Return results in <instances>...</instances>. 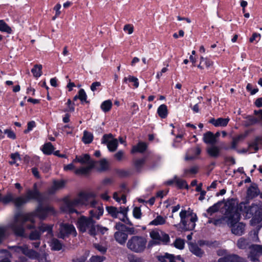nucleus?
Masks as SVG:
<instances>
[{
  "label": "nucleus",
  "mask_w": 262,
  "mask_h": 262,
  "mask_svg": "<svg viewBox=\"0 0 262 262\" xmlns=\"http://www.w3.org/2000/svg\"><path fill=\"white\" fill-rule=\"evenodd\" d=\"M176 183H177L178 186L180 188H185L188 189V186L186 183V182L184 180L179 179L175 177Z\"/></svg>",
  "instance_id": "46"
},
{
  "label": "nucleus",
  "mask_w": 262,
  "mask_h": 262,
  "mask_svg": "<svg viewBox=\"0 0 262 262\" xmlns=\"http://www.w3.org/2000/svg\"><path fill=\"white\" fill-rule=\"evenodd\" d=\"M133 214L135 217L140 219L141 216V212L140 208L135 207L133 210Z\"/></svg>",
  "instance_id": "58"
},
{
  "label": "nucleus",
  "mask_w": 262,
  "mask_h": 262,
  "mask_svg": "<svg viewBox=\"0 0 262 262\" xmlns=\"http://www.w3.org/2000/svg\"><path fill=\"white\" fill-rule=\"evenodd\" d=\"M236 245L239 249H245L248 246V243L245 238L241 237L237 241Z\"/></svg>",
  "instance_id": "40"
},
{
  "label": "nucleus",
  "mask_w": 262,
  "mask_h": 262,
  "mask_svg": "<svg viewBox=\"0 0 262 262\" xmlns=\"http://www.w3.org/2000/svg\"><path fill=\"white\" fill-rule=\"evenodd\" d=\"M93 139V135L88 131H84L82 141L85 144H89L91 143Z\"/></svg>",
  "instance_id": "37"
},
{
  "label": "nucleus",
  "mask_w": 262,
  "mask_h": 262,
  "mask_svg": "<svg viewBox=\"0 0 262 262\" xmlns=\"http://www.w3.org/2000/svg\"><path fill=\"white\" fill-rule=\"evenodd\" d=\"M249 257L252 261H256L257 257L262 255V245H251L249 246Z\"/></svg>",
  "instance_id": "13"
},
{
  "label": "nucleus",
  "mask_w": 262,
  "mask_h": 262,
  "mask_svg": "<svg viewBox=\"0 0 262 262\" xmlns=\"http://www.w3.org/2000/svg\"><path fill=\"white\" fill-rule=\"evenodd\" d=\"M261 38V35L257 33H253L252 34V36L249 39V41L250 42H253L254 41L256 40L257 42H258Z\"/></svg>",
  "instance_id": "54"
},
{
  "label": "nucleus",
  "mask_w": 262,
  "mask_h": 262,
  "mask_svg": "<svg viewBox=\"0 0 262 262\" xmlns=\"http://www.w3.org/2000/svg\"><path fill=\"white\" fill-rule=\"evenodd\" d=\"M0 31L8 33H11L12 32L11 28L3 20H0Z\"/></svg>",
  "instance_id": "43"
},
{
  "label": "nucleus",
  "mask_w": 262,
  "mask_h": 262,
  "mask_svg": "<svg viewBox=\"0 0 262 262\" xmlns=\"http://www.w3.org/2000/svg\"><path fill=\"white\" fill-rule=\"evenodd\" d=\"M145 163V159H138L135 161V166L137 170H140Z\"/></svg>",
  "instance_id": "53"
},
{
  "label": "nucleus",
  "mask_w": 262,
  "mask_h": 262,
  "mask_svg": "<svg viewBox=\"0 0 262 262\" xmlns=\"http://www.w3.org/2000/svg\"><path fill=\"white\" fill-rule=\"evenodd\" d=\"M222 203V202H219L214 204L213 206L210 207L207 210V213L204 214V215L206 217H209V216H211L213 213L217 212L221 207Z\"/></svg>",
  "instance_id": "22"
},
{
  "label": "nucleus",
  "mask_w": 262,
  "mask_h": 262,
  "mask_svg": "<svg viewBox=\"0 0 262 262\" xmlns=\"http://www.w3.org/2000/svg\"><path fill=\"white\" fill-rule=\"evenodd\" d=\"M124 156V152L122 150H119L115 154L114 157L117 160L121 161L123 159Z\"/></svg>",
  "instance_id": "57"
},
{
  "label": "nucleus",
  "mask_w": 262,
  "mask_h": 262,
  "mask_svg": "<svg viewBox=\"0 0 262 262\" xmlns=\"http://www.w3.org/2000/svg\"><path fill=\"white\" fill-rule=\"evenodd\" d=\"M28 202L31 200H36L39 204H41L43 201L42 194L38 190H32L28 189L25 194Z\"/></svg>",
  "instance_id": "14"
},
{
  "label": "nucleus",
  "mask_w": 262,
  "mask_h": 262,
  "mask_svg": "<svg viewBox=\"0 0 262 262\" xmlns=\"http://www.w3.org/2000/svg\"><path fill=\"white\" fill-rule=\"evenodd\" d=\"M66 184V181L64 180L54 181L53 185L48 189V193L50 194H53L57 191L64 188Z\"/></svg>",
  "instance_id": "16"
},
{
  "label": "nucleus",
  "mask_w": 262,
  "mask_h": 262,
  "mask_svg": "<svg viewBox=\"0 0 262 262\" xmlns=\"http://www.w3.org/2000/svg\"><path fill=\"white\" fill-rule=\"evenodd\" d=\"M59 226V237L63 238L70 234L76 236V231L73 225L62 223H60Z\"/></svg>",
  "instance_id": "11"
},
{
  "label": "nucleus",
  "mask_w": 262,
  "mask_h": 262,
  "mask_svg": "<svg viewBox=\"0 0 262 262\" xmlns=\"http://www.w3.org/2000/svg\"><path fill=\"white\" fill-rule=\"evenodd\" d=\"M104 259L103 256H92L89 262H102Z\"/></svg>",
  "instance_id": "55"
},
{
  "label": "nucleus",
  "mask_w": 262,
  "mask_h": 262,
  "mask_svg": "<svg viewBox=\"0 0 262 262\" xmlns=\"http://www.w3.org/2000/svg\"><path fill=\"white\" fill-rule=\"evenodd\" d=\"M80 163L82 164H86L88 165V163L90 161V157L88 154H84L82 156H80Z\"/></svg>",
  "instance_id": "50"
},
{
  "label": "nucleus",
  "mask_w": 262,
  "mask_h": 262,
  "mask_svg": "<svg viewBox=\"0 0 262 262\" xmlns=\"http://www.w3.org/2000/svg\"><path fill=\"white\" fill-rule=\"evenodd\" d=\"M4 133H5V134H7L8 137L10 138H11L13 139H14L16 138L15 134H14V133L13 131H12L10 129H5L4 130Z\"/></svg>",
  "instance_id": "62"
},
{
  "label": "nucleus",
  "mask_w": 262,
  "mask_h": 262,
  "mask_svg": "<svg viewBox=\"0 0 262 262\" xmlns=\"http://www.w3.org/2000/svg\"><path fill=\"white\" fill-rule=\"evenodd\" d=\"M149 234L152 240L149 242V246L161 244H167L170 241L169 235L161 230H153Z\"/></svg>",
  "instance_id": "7"
},
{
  "label": "nucleus",
  "mask_w": 262,
  "mask_h": 262,
  "mask_svg": "<svg viewBox=\"0 0 262 262\" xmlns=\"http://www.w3.org/2000/svg\"><path fill=\"white\" fill-rule=\"evenodd\" d=\"M95 162L94 161H90L88 163V165L86 167H82L75 170V173L77 174H85L89 172L90 170L94 167Z\"/></svg>",
  "instance_id": "18"
},
{
  "label": "nucleus",
  "mask_w": 262,
  "mask_h": 262,
  "mask_svg": "<svg viewBox=\"0 0 262 262\" xmlns=\"http://www.w3.org/2000/svg\"><path fill=\"white\" fill-rule=\"evenodd\" d=\"M259 193V190L258 188L257 185L255 184H252L247 190V195L251 198L257 196Z\"/></svg>",
  "instance_id": "24"
},
{
  "label": "nucleus",
  "mask_w": 262,
  "mask_h": 262,
  "mask_svg": "<svg viewBox=\"0 0 262 262\" xmlns=\"http://www.w3.org/2000/svg\"><path fill=\"white\" fill-rule=\"evenodd\" d=\"M134 30V27L132 24H126L123 27V31L126 32L128 34H132Z\"/></svg>",
  "instance_id": "49"
},
{
  "label": "nucleus",
  "mask_w": 262,
  "mask_h": 262,
  "mask_svg": "<svg viewBox=\"0 0 262 262\" xmlns=\"http://www.w3.org/2000/svg\"><path fill=\"white\" fill-rule=\"evenodd\" d=\"M94 245L95 248L97 250H98V251H99L100 252H101L102 253H105L106 251V249L104 247H103L99 244H95Z\"/></svg>",
  "instance_id": "64"
},
{
  "label": "nucleus",
  "mask_w": 262,
  "mask_h": 262,
  "mask_svg": "<svg viewBox=\"0 0 262 262\" xmlns=\"http://www.w3.org/2000/svg\"><path fill=\"white\" fill-rule=\"evenodd\" d=\"M229 262H247L245 258L235 254H228Z\"/></svg>",
  "instance_id": "34"
},
{
  "label": "nucleus",
  "mask_w": 262,
  "mask_h": 262,
  "mask_svg": "<svg viewBox=\"0 0 262 262\" xmlns=\"http://www.w3.org/2000/svg\"><path fill=\"white\" fill-rule=\"evenodd\" d=\"M100 170H105L108 168V164L105 159H102L99 162Z\"/></svg>",
  "instance_id": "52"
},
{
  "label": "nucleus",
  "mask_w": 262,
  "mask_h": 262,
  "mask_svg": "<svg viewBox=\"0 0 262 262\" xmlns=\"http://www.w3.org/2000/svg\"><path fill=\"white\" fill-rule=\"evenodd\" d=\"M166 217L161 215H158L153 221L150 222V225L158 226L164 225L166 223Z\"/></svg>",
  "instance_id": "30"
},
{
  "label": "nucleus",
  "mask_w": 262,
  "mask_h": 262,
  "mask_svg": "<svg viewBox=\"0 0 262 262\" xmlns=\"http://www.w3.org/2000/svg\"><path fill=\"white\" fill-rule=\"evenodd\" d=\"M88 254L85 253L83 255L80 256L79 257L76 256L74 257L72 259L73 262H85V260L87 258Z\"/></svg>",
  "instance_id": "51"
},
{
  "label": "nucleus",
  "mask_w": 262,
  "mask_h": 262,
  "mask_svg": "<svg viewBox=\"0 0 262 262\" xmlns=\"http://www.w3.org/2000/svg\"><path fill=\"white\" fill-rule=\"evenodd\" d=\"M51 246L52 247V249L56 251L61 250L62 246L59 241L56 238L52 239Z\"/></svg>",
  "instance_id": "39"
},
{
  "label": "nucleus",
  "mask_w": 262,
  "mask_h": 262,
  "mask_svg": "<svg viewBox=\"0 0 262 262\" xmlns=\"http://www.w3.org/2000/svg\"><path fill=\"white\" fill-rule=\"evenodd\" d=\"M147 148V144L144 142H139L136 146L133 147L132 152H143Z\"/></svg>",
  "instance_id": "29"
},
{
  "label": "nucleus",
  "mask_w": 262,
  "mask_h": 262,
  "mask_svg": "<svg viewBox=\"0 0 262 262\" xmlns=\"http://www.w3.org/2000/svg\"><path fill=\"white\" fill-rule=\"evenodd\" d=\"M42 66L41 64H35L31 70V72L35 78L40 77L42 74Z\"/></svg>",
  "instance_id": "35"
},
{
  "label": "nucleus",
  "mask_w": 262,
  "mask_h": 262,
  "mask_svg": "<svg viewBox=\"0 0 262 262\" xmlns=\"http://www.w3.org/2000/svg\"><path fill=\"white\" fill-rule=\"evenodd\" d=\"M231 206L236 209V212L242 214L245 217H252L250 221L252 225H255L262 221V209L257 205L250 206L245 203H241L238 205L235 206L231 203Z\"/></svg>",
  "instance_id": "3"
},
{
  "label": "nucleus",
  "mask_w": 262,
  "mask_h": 262,
  "mask_svg": "<svg viewBox=\"0 0 262 262\" xmlns=\"http://www.w3.org/2000/svg\"><path fill=\"white\" fill-rule=\"evenodd\" d=\"M240 219V214L235 212L231 220L232 223L229 224V226L231 228V232L233 234L240 236L244 234L245 228V225L238 222Z\"/></svg>",
  "instance_id": "9"
},
{
  "label": "nucleus",
  "mask_w": 262,
  "mask_h": 262,
  "mask_svg": "<svg viewBox=\"0 0 262 262\" xmlns=\"http://www.w3.org/2000/svg\"><path fill=\"white\" fill-rule=\"evenodd\" d=\"M103 212V208L101 206L95 207L90 211V217L93 219L96 218L99 219L100 216H101Z\"/></svg>",
  "instance_id": "23"
},
{
  "label": "nucleus",
  "mask_w": 262,
  "mask_h": 262,
  "mask_svg": "<svg viewBox=\"0 0 262 262\" xmlns=\"http://www.w3.org/2000/svg\"><path fill=\"white\" fill-rule=\"evenodd\" d=\"M174 246L179 249H183L184 247V242L183 239L177 238L174 243Z\"/></svg>",
  "instance_id": "48"
},
{
  "label": "nucleus",
  "mask_w": 262,
  "mask_h": 262,
  "mask_svg": "<svg viewBox=\"0 0 262 262\" xmlns=\"http://www.w3.org/2000/svg\"><path fill=\"white\" fill-rule=\"evenodd\" d=\"M230 119L228 118H219L217 119H215L214 118H212L209 120V123L213 124L215 127L222 126L225 127L226 126L229 121Z\"/></svg>",
  "instance_id": "17"
},
{
  "label": "nucleus",
  "mask_w": 262,
  "mask_h": 262,
  "mask_svg": "<svg viewBox=\"0 0 262 262\" xmlns=\"http://www.w3.org/2000/svg\"><path fill=\"white\" fill-rule=\"evenodd\" d=\"M96 194L92 192H79L74 198H70V196H66L63 199V204L61 206V209L64 211L73 213H78L76 207L79 206H90L95 207L97 204L95 200Z\"/></svg>",
  "instance_id": "1"
},
{
  "label": "nucleus",
  "mask_w": 262,
  "mask_h": 262,
  "mask_svg": "<svg viewBox=\"0 0 262 262\" xmlns=\"http://www.w3.org/2000/svg\"><path fill=\"white\" fill-rule=\"evenodd\" d=\"M115 227L118 231H125L126 229V226L120 222L116 223Z\"/></svg>",
  "instance_id": "56"
},
{
  "label": "nucleus",
  "mask_w": 262,
  "mask_h": 262,
  "mask_svg": "<svg viewBox=\"0 0 262 262\" xmlns=\"http://www.w3.org/2000/svg\"><path fill=\"white\" fill-rule=\"evenodd\" d=\"M28 202H29L25 195L18 196L15 198H14L13 203L17 207L22 206Z\"/></svg>",
  "instance_id": "27"
},
{
  "label": "nucleus",
  "mask_w": 262,
  "mask_h": 262,
  "mask_svg": "<svg viewBox=\"0 0 262 262\" xmlns=\"http://www.w3.org/2000/svg\"><path fill=\"white\" fill-rule=\"evenodd\" d=\"M38 229L39 230V231L40 232L41 234L45 232H47L48 235H50V236H52L53 234L52 225L41 224L39 226Z\"/></svg>",
  "instance_id": "28"
},
{
  "label": "nucleus",
  "mask_w": 262,
  "mask_h": 262,
  "mask_svg": "<svg viewBox=\"0 0 262 262\" xmlns=\"http://www.w3.org/2000/svg\"><path fill=\"white\" fill-rule=\"evenodd\" d=\"M108 229L106 227H101L99 225H96V234L98 232H100L102 234H104L107 231Z\"/></svg>",
  "instance_id": "59"
},
{
  "label": "nucleus",
  "mask_w": 262,
  "mask_h": 262,
  "mask_svg": "<svg viewBox=\"0 0 262 262\" xmlns=\"http://www.w3.org/2000/svg\"><path fill=\"white\" fill-rule=\"evenodd\" d=\"M40 232L37 230H34L30 233L29 238L30 240H38L40 239Z\"/></svg>",
  "instance_id": "44"
},
{
  "label": "nucleus",
  "mask_w": 262,
  "mask_h": 262,
  "mask_svg": "<svg viewBox=\"0 0 262 262\" xmlns=\"http://www.w3.org/2000/svg\"><path fill=\"white\" fill-rule=\"evenodd\" d=\"M102 144H107V147L111 151H114L118 146V140L113 138L112 134H105L102 139Z\"/></svg>",
  "instance_id": "12"
},
{
  "label": "nucleus",
  "mask_w": 262,
  "mask_h": 262,
  "mask_svg": "<svg viewBox=\"0 0 262 262\" xmlns=\"http://www.w3.org/2000/svg\"><path fill=\"white\" fill-rule=\"evenodd\" d=\"M212 64L213 61L207 58H205L203 56H201L200 57V64L198 66V68L202 70L204 69L205 67L209 68Z\"/></svg>",
  "instance_id": "25"
},
{
  "label": "nucleus",
  "mask_w": 262,
  "mask_h": 262,
  "mask_svg": "<svg viewBox=\"0 0 262 262\" xmlns=\"http://www.w3.org/2000/svg\"><path fill=\"white\" fill-rule=\"evenodd\" d=\"M28 221L30 222L32 224L27 225V228L28 229H34L35 228L34 225L35 220L33 219V214L19 212L15 215L14 221L10 226L16 236L27 237L24 224Z\"/></svg>",
  "instance_id": "2"
},
{
  "label": "nucleus",
  "mask_w": 262,
  "mask_h": 262,
  "mask_svg": "<svg viewBox=\"0 0 262 262\" xmlns=\"http://www.w3.org/2000/svg\"><path fill=\"white\" fill-rule=\"evenodd\" d=\"M181 217L180 225H182L181 229L187 231L193 230L195 226L197 216L195 214L187 213L186 210H182L180 213Z\"/></svg>",
  "instance_id": "6"
},
{
  "label": "nucleus",
  "mask_w": 262,
  "mask_h": 262,
  "mask_svg": "<svg viewBox=\"0 0 262 262\" xmlns=\"http://www.w3.org/2000/svg\"><path fill=\"white\" fill-rule=\"evenodd\" d=\"M60 8L61 5L60 4H57L54 8V10L56 11V14L55 16L53 17V20H54L56 17L58 16L61 14V11H60Z\"/></svg>",
  "instance_id": "60"
},
{
  "label": "nucleus",
  "mask_w": 262,
  "mask_h": 262,
  "mask_svg": "<svg viewBox=\"0 0 262 262\" xmlns=\"http://www.w3.org/2000/svg\"><path fill=\"white\" fill-rule=\"evenodd\" d=\"M9 249L14 253L23 254L32 259H36L39 256L38 253L32 249H30L27 244L9 247Z\"/></svg>",
  "instance_id": "8"
},
{
  "label": "nucleus",
  "mask_w": 262,
  "mask_h": 262,
  "mask_svg": "<svg viewBox=\"0 0 262 262\" xmlns=\"http://www.w3.org/2000/svg\"><path fill=\"white\" fill-rule=\"evenodd\" d=\"M40 204V206L37 208L36 212V215L41 220L45 219L48 213H54V208L51 206H47L43 208Z\"/></svg>",
  "instance_id": "15"
},
{
  "label": "nucleus",
  "mask_w": 262,
  "mask_h": 262,
  "mask_svg": "<svg viewBox=\"0 0 262 262\" xmlns=\"http://www.w3.org/2000/svg\"><path fill=\"white\" fill-rule=\"evenodd\" d=\"M125 231H117L114 234V237L116 241L121 245L125 244L128 235L125 233Z\"/></svg>",
  "instance_id": "19"
},
{
  "label": "nucleus",
  "mask_w": 262,
  "mask_h": 262,
  "mask_svg": "<svg viewBox=\"0 0 262 262\" xmlns=\"http://www.w3.org/2000/svg\"><path fill=\"white\" fill-rule=\"evenodd\" d=\"M207 153L212 157L216 158L220 152L219 148L216 146H212L207 149Z\"/></svg>",
  "instance_id": "36"
},
{
  "label": "nucleus",
  "mask_w": 262,
  "mask_h": 262,
  "mask_svg": "<svg viewBox=\"0 0 262 262\" xmlns=\"http://www.w3.org/2000/svg\"><path fill=\"white\" fill-rule=\"evenodd\" d=\"M106 210L108 213L114 217H117L119 213H122L123 214L126 213V211L124 210H122L121 208H120L119 210L117 208L113 206L107 207Z\"/></svg>",
  "instance_id": "26"
},
{
  "label": "nucleus",
  "mask_w": 262,
  "mask_h": 262,
  "mask_svg": "<svg viewBox=\"0 0 262 262\" xmlns=\"http://www.w3.org/2000/svg\"><path fill=\"white\" fill-rule=\"evenodd\" d=\"M77 228L81 232H88L92 236L96 234V222L90 216H81L77 221Z\"/></svg>",
  "instance_id": "4"
},
{
  "label": "nucleus",
  "mask_w": 262,
  "mask_h": 262,
  "mask_svg": "<svg viewBox=\"0 0 262 262\" xmlns=\"http://www.w3.org/2000/svg\"><path fill=\"white\" fill-rule=\"evenodd\" d=\"M146 239L142 236L134 235L127 241L126 246L128 249L135 253H142L146 249Z\"/></svg>",
  "instance_id": "5"
},
{
  "label": "nucleus",
  "mask_w": 262,
  "mask_h": 262,
  "mask_svg": "<svg viewBox=\"0 0 262 262\" xmlns=\"http://www.w3.org/2000/svg\"><path fill=\"white\" fill-rule=\"evenodd\" d=\"M78 97L82 102H88L86 101L87 96L83 89H80L78 92Z\"/></svg>",
  "instance_id": "47"
},
{
  "label": "nucleus",
  "mask_w": 262,
  "mask_h": 262,
  "mask_svg": "<svg viewBox=\"0 0 262 262\" xmlns=\"http://www.w3.org/2000/svg\"><path fill=\"white\" fill-rule=\"evenodd\" d=\"M245 138V136L244 135H240L237 136L236 137L233 138L231 144V148L232 149H235L239 142L243 140Z\"/></svg>",
  "instance_id": "41"
},
{
  "label": "nucleus",
  "mask_w": 262,
  "mask_h": 262,
  "mask_svg": "<svg viewBox=\"0 0 262 262\" xmlns=\"http://www.w3.org/2000/svg\"><path fill=\"white\" fill-rule=\"evenodd\" d=\"M189 248L190 251L197 256L202 257L204 253V251L196 244L189 243Z\"/></svg>",
  "instance_id": "20"
},
{
  "label": "nucleus",
  "mask_w": 262,
  "mask_h": 262,
  "mask_svg": "<svg viewBox=\"0 0 262 262\" xmlns=\"http://www.w3.org/2000/svg\"><path fill=\"white\" fill-rule=\"evenodd\" d=\"M55 148L50 142H48L43 145L42 148V152L46 155H51L53 153V151Z\"/></svg>",
  "instance_id": "32"
},
{
  "label": "nucleus",
  "mask_w": 262,
  "mask_h": 262,
  "mask_svg": "<svg viewBox=\"0 0 262 262\" xmlns=\"http://www.w3.org/2000/svg\"><path fill=\"white\" fill-rule=\"evenodd\" d=\"M35 122L33 121H30L28 123V127H27V129H26L25 131H24V133L25 134H27L29 132H30V130H31L32 129V128L35 127Z\"/></svg>",
  "instance_id": "61"
},
{
  "label": "nucleus",
  "mask_w": 262,
  "mask_h": 262,
  "mask_svg": "<svg viewBox=\"0 0 262 262\" xmlns=\"http://www.w3.org/2000/svg\"><path fill=\"white\" fill-rule=\"evenodd\" d=\"M157 113L162 118H165L168 114V110L165 104L161 105L158 108Z\"/></svg>",
  "instance_id": "33"
},
{
  "label": "nucleus",
  "mask_w": 262,
  "mask_h": 262,
  "mask_svg": "<svg viewBox=\"0 0 262 262\" xmlns=\"http://www.w3.org/2000/svg\"><path fill=\"white\" fill-rule=\"evenodd\" d=\"M203 141L205 143L210 144H214L216 141L214 134L210 131L204 134Z\"/></svg>",
  "instance_id": "21"
},
{
  "label": "nucleus",
  "mask_w": 262,
  "mask_h": 262,
  "mask_svg": "<svg viewBox=\"0 0 262 262\" xmlns=\"http://www.w3.org/2000/svg\"><path fill=\"white\" fill-rule=\"evenodd\" d=\"M158 259L160 262H176L174 256L168 253H166L164 256H158Z\"/></svg>",
  "instance_id": "31"
},
{
  "label": "nucleus",
  "mask_w": 262,
  "mask_h": 262,
  "mask_svg": "<svg viewBox=\"0 0 262 262\" xmlns=\"http://www.w3.org/2000/svg\"><path fill=\"white\" fill-rule=\"evenodd\" d=\"M101 86V83L100 82H94L91 86V90L94 92L97 90V88Z\"/></svg>",
  "instance_id": "63"
},
{
  "label": "nucleus",
  "mask_w": 262,
  "mask_h": 262,
  "mask_svg": "<svg viewBox=\"0 0 262 262\" xmlns=\"http://www.w3.org/2000/svg\"><path fill=\"white\" fill-rule=\"evenodd\" d=\"M226 206L229 207L226 209L224 216L220 219L214 220L213 221L214 225L218 226L226 223L229 226V224L232 223V216L235 212H236V209L234 208H232L230 203H227Z\"/></svg>",
  "instance_id": "10"
},
{
  "label": "nucleus",
  "mask_w": 262,
  "mask_h": 262,
  "mask_svg": "<svg viewBox=\"0 0 262 262\" xmlns=\"http://www.w3.org/2000/svg\"><path fill=\"white\" fill-rule=\"evenodd\" d=\"M127 80H128L130 82H133L135 88H137L139 86L138 79L137 77L133 76H129L128 77L124 78L123 82L124 83H126Z\"/></svg>",
  "instance_id": "42"
},
{
  "label": "nucleus",
  "mask_w": 262,
  "mask_h": 262,
  "mask_svg": "<svg viewBox=\"0 0 262 262\" xmlns=\"http://www.w3.org/2000/svg\"><path fill=\"white\" fill-rule=\"evenodd\" d=\"M14 196L12 193H8L5 196H3L2 203L7 204L10 202H13Z\"/></svg>",
  "instance_id": "45"
},
{
  "label": "nucleus",
  "mask_w": 262,
  "mask_h": 262,
  "mask_svg": "<svg viewBox=\"0 0 262 262\" xmlns=\"http://www.w3.org/2000/svg\"><path fill=\"white\" fill-rule=\"evenodd\" d=\"M112 102L111 100H107L103 102L101 105V108L106 113L110 111L112 107Z\"/></svg>",
  "instance_id": "38"
}]
</instances>
